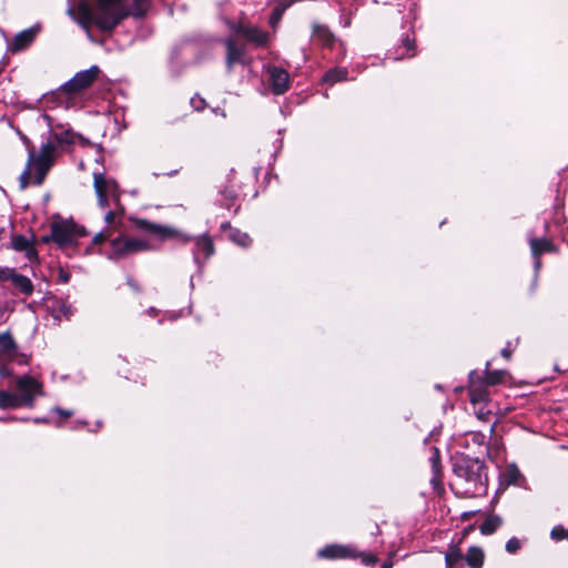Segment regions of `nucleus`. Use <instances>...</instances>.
I'll return each instance as SVG.
<instances>
[{"instance_id": "f257e3e1", "label": "nucleus", "mask_w": 568, "mask_h": 568, "mask_svg": "<svg viewBox=\"0 0 568 568\" xmlns=\"http://www.w3.org/2000/svg\"><path fill=\"white\" fill-rule=\"evenodd\" d=\"M149 8V0H132L131 3L128 0H97L93 6L81 0L77 10L73 4H69L67 13L88 33L91 26L111 32L128 17H143Z\"/></svg>"}, {"instance_id": "f03ea898", "label": "nucleus", "mask_w": 568, "mask_h": 568, "mask_svg": "<svg viewBox=\"0 0 568 568\" xmlns=\"http://www.w3.org/2000/svg\"><path fill=\"white\" fill-rule=\"evenodd\" d=\"M57 145L49 140L43 143L39 152L31 149L28 154L26 169L20 175V186L24 190L31 182L41 185L55 161Z\"/></svg>"}, {"instance_id": "7ed1b4c3", "label": "nucleus", "mask_w": 568, "mask_h": 568, "mask_svg": "<svg viewBox=\"0 0 568 568\" xmlns=\"http://www.w3.org/2000/svg\"><path fill=\"white\" fill-rule=\"evenodd\" d=\"M456 477L463 483L465 494L479 496L486 493L487 476L478 458L463 457L454 465Z\"/></svg>"}, {"instance_id": "20e7f679", "label": "nucleus", "mask_w": 568, "mask_h": 568, "mask_svg": "<svg viewBox=\"0 0 568 568\" xmlns=\"http://www.w3.org/2000/svg\"><path fill=\"white\" fill-rule=\"evenodd\" d=\"M83 236H87L84 227L72 220H60L51 224V239L59 246L79 245L78 240Z\"/></svg>"}, {"instance_id": "39448f33", "label": "nucleus", "mask_w": 568, "mask_h": 568, "mask_svg": "<svg viewBox=\"0 0 568 568\" xmlns=\"http://www.w3.org/2000/svg\"><path fill=\"white\" fill-rule=\"evenodd\" d=\"M18 397L22 406L33 407L37 396H41L42 384L30 375H23L16 381Z\"/></svg>"}, {"instance_id": "423d86ee", "label": "nucleus", "mask_w": 568, "mask_h": 568, "mask_svg": "<svg viewBox=\"0 0 568 568\" xmlns=\"http://www.w3.org/2000/svg\"><path fill=\"white\" fill-rule=\"evenodd\" d=\"M134 223L138 229L159 241L178 239L180 236V232L176 229L168 225L153 223L144 219H138Z\"/></svg>"}, {"instance_id": "0eeeda50", "label": "nucleus", "mask_w": 568, "mask_h": 568, "mask_svg": "<svg viewBox=\"0 0 568 568\" xmlns=\"http://www.w3.org/2000/svg\"><path fill=\"white\" fill-rule=\"evenodd\" d=\"M100 70L97 65L91 67L88 70L80 71L69 80L63 89L68 93H77L89 88L98 78Z\"/></svg>"}, {"instance_id": "6e6552de", "label": "nucleus", "mask_w": 568, "mask_h": 568, "mask_svg": "<svg viewBox=\"0 0 568 568\" xmlns=\"http://www.w3.org/2000/svg\"><path fill=\"white\" fill-rule=\"evenodd\" d=\"M45 307L47 312L50 314L57 325H59L63 320L69 321L75 312L71 304L59 297L48 298L45 302Z\"/></svg>"}, {"instance_id": "1a4fd4ad", "label": "nucleus", "mask_w": 568, "mask_h": 568, "mask_svg": "<svg viewBox=\"0 0 568 568\" xmlns=\"http://www.w3.org/2000/svg\"><path fill=\"white\" fill-rule=\"evenodd\" d=\"M26 364L27 359L19 354L18 345L9 332L0 334V362H14Z\"/></svg>"}, {"instance_id": "9d476101", "label": "nucleus", "mask_w": 568, "mask_h": 568, "mask_svg": "<svg viewBox=\"0 0 568 568\" xmlns=\"http://www.w3.org/2000/svg\"><path fill=\"white\" fill-rule=\"evenodd\" d=\"M4 282H10L13 288L24 296H30L34 290V286L28 276L19 274L14 268L8 266L7 274L3 276V283Z\"/></svg>"}, {"instance_id": "9b49d317", "label": "nucleus", "mask_w": 568, "mask_h": 568, "mask_svg": "<svg viewBox=\"0 0 568 568\" xmlns=\"http://www.w3.org/2000/svg\"><path fill=\"white\" fill-rule=\"evenodd\" d=\"M268 74L273 93L283 94L288 90L290 74L286 70L278 67H272L268 69Z\"/></svg>"}, {"instance_id": "f8f14e48", "label": "nucleus", "mask_w": 568, "mask_h": 568, "mask_svg": "<svg viewBox=\"0 0 568 568\" xmlns=\"http://www.w3.org/2000/svg\"><path fill=\"white\" fill-rule=\"evenodd\" d=\"M93 186L94 191L109 194L114 201H119V185L115 180L106 178L103 173H93Z\"/></svg>"}, {"instance_id": "ddd939ff", "label": "nucleus", "mask_w": 568, "mask_h": 568, "mask_svg": "<svg viewBox=\"0 0 568 568\" xmlns=\"http://www.w3.org/2000/svg\"><path fill=\"white\" fill-rule=\"evenodd\" d=\"M39 32V27H31L26 29L13 38L12 42L9 45L11 52H19L28 48L36 39Z\"/></svg>"}, {"instance_id": "4468645a", "label": "nucleus", "mask_w": 568, "mask_h": 568, "mask_svg": "<svg viewBox=\"0 0 568 568\" xmlns=\"http://www.w3.org/2000/svg\"><path fill=\"white\" fill-rule=\"evenodd\" d=\"M224 45L226 48V68L229 71H232L234 64L243 63L244 60V48L237 45L236 42L232 38H227L224 40Z\"/></svg>"}, {"instance_id": "2eb2a0df", "label": "nucleus", "mask_w": 568, "mask_h": 568, "mask_svg": "<svg viewBox=\"0 0 568 568\" xmlns=\"http://www.w3.org/2000/svg\"><path fill=\"white\" fill-rule=\"evenodd\" d=\"M317 555L326 559H344L355 557V551L348 546L328 545L320 549Z\"/></svg>"}, {"instance_id": "dca6fc26", "label": "nucleus", "mask_w": 568, "mask_h": 568, "mask_svg": "<svg viewBox=\"0 0 568 568\" xmlns=\"http://www.w3.org/2000/svg\"><path fill=\"white\" fill-rule=\"evenodd\" d=\"M57 129H50V138L53 140L59 146L63 148L64 145L74 144L79 134L73 132L71 129H64L62 126Z\"/></svg>"}, {"instance_id": "f3484780", "label": "nucleus", "mask_w": 568, "mask_h": 568, "mask_svg": "<svg viewBox=\"0 0 568 568\" xmlns=\"http://www.w3.org/2000/svg\"><path fill=\"white\" fill-rule=\"evenodd\" d=\"M222 229L225 233V236L237 246H250L252 244V240L247 233H244L237 229L231 227L229 224H222Z\"/></svg>"}, {"instance_id": "a211bd4d", "label": "nucleus", "mask_w": 568, "mask_h": 568, "mask_svg": "<svg viewBox=\"0 0 568 568\" xmlns=\"http://www.w3.org/2000/svg\"><path fill=\"white\" fill-rule=\"evenodd\" d=\"M312 37L323 47H332L335 42L334 33L325 24L314 23Z\"/></svg>"}, {"instance_id": "6ab92c4d", "label": "nucleus", "mask_w": 568, "mask_h": 568, "mask_svg": "<svg viewBox=\"0 0 568 568\" xmlns=\"http://www.w3.org/2000/svg\"><path fill=\"white\" fill-rule=\"evenodd\" d=\"M239 31L257 45H264L268 41V33L257 27H242Z\"/></svg>"}, {"instance_id": "aec40b11", "label": "nucleus", "mask_w": 568, "mask_h": 568, "mask_svg": "<svg viewBox=\"0 0 568 568\" xmlns=\"http://www.w3.org/2000/svg\"><path fill=\"white\" fill-rule=\"evenodd\" d=\"M464 557L465 556L462 552L459 542H450L445 551V567L456 568L462 562Z\"/></svg>"}, {"instance_id": "412c9836", "label": "nucleus", "mask_w": 568, "mask_h": 568, "mask_svg": "<svg viewBox=\"0 0 568 568\" xmlns=\"http://www.w3.org/2000/svg\"><path fill=\"white\" fill-rule=\"evenodd\" d=\"M464 559L469 568H481L485 560L484 550L480 547L471 546L468 548Z\"/></svg>"}, {"instance_id": "4be33fe9", "label": "nucleus", "mask_w": 568, "mask_h": 568, "mask_svg": "<svg viewBox=\"0 0 568 568\" xmlns=\"http://www.w3.org/2000/svg\"><path fill=\"white\" fill-rule=\"evenodd\" d=\"M469 398L474 407L477 405H485L488 400V392L485 387L480 385L477 386L474 382H471L469 387Z\"/></svg>"}, {"instance_id": "5701e85b", "label": "nucleus", "mask_w": 568, "mask_h": 568, "mask_svg": "<svg viewBox=\"0 0 568 568\" xmlns=\"http://www.w3.org/2000/svg\"><path fill=\"white\" fill-rule=\"evenodd\" d=\"M22 407L17 394L8 390H0V409H16Z\"/></svg>"}, {"instance_id": "b1692460", "label": "nucleus", "mask_w": 568, "mask_h": 568, "mask_svg": "<svg viewBox=\"0 0 568 568\" xmlns=\"http://www.w3.org/2000/svg\"><path fill=\"white\" fill-rule=\"evenodd\" d=\"M348 71L345 68H333L326 71L323 75V82L329 83L331 85L347 80Z\"/></svg>"}, {"instance_id": "393cba45", "label": "nucleus", "mask_w": 568, "mask_h": 568, "mask_svg": "<svg viewBox=\"0 0 568 568\" xmlns=\"http://www.w3.org/2000/svg\"><path fill=\"white\" fill-rule=\"evenodd\" d=\"M503 524V519L497 515L488 516L484 523L479 526V530L483 535L494 534Z\"/></svg>"}, {"instance_id": "a878e982", "label": "nucleus", "mask_w": 568, "mask_h": 568, "mask_svg": "<svg viewBox=\"0 0 568 568\" xmlns=\"http://www.w3.org/2000/svg\"><path fill=\"white\" fill-rule=\"evenodd\" d=\"M490 363L487 362L486 364V371H485V383L486 385H498L504 382L505 376L507 375V372L504 369L498 371H489Z\"/></svg>"}, {"instance_id": "bb28decb", "label": "nucleus", "mask_w": 568, "mask_h": 568, "mask_svg": "<svg viewBox=\"0 0 568 568\" xmlns=\"http://www.w3.org/2000/svg\"><path fill=\"white\" fill-rule=\"evenodd\" d=\"M291 1L277 0L276 6L271 14L270 22L275 24L281 18L284 11L290 7Z\"/></svg>"}, {"instance_id": "cd10ccee", "label": "nucleus", "mask_w": 568, "mask_h": 568, "mask_svg": "<svg viewBox=\"0 0 568 568\" xmlns=\"http://www.w3.org/2000/svg\"><path fill=\"white\" fill-rule=\"evenodd\" d=\"M8 239H11L12 248H31L29 240L23 235L12 233V236H8Z\"/></svg>"}, {"instance_id": "c85d7f7f", "label": "nucleus", "mask_w": 568, "mask_h": 568, "mask_svg": "<svg viewBox=\"0 0 568 568\" xmlns=\"http://www.w3.org/2000/svg\"><path fill=\"white\" fill-rule=\"evenodd\" d=\"M551 538L555 539V540H562V539H567V532H566V528L564 526H555L552 529H551Z\"/></svg>"}, {"instance_id": "c756f323", "label": "nucleus", "mask_w": 568, "mask_h": 568, "mask_svg": "<svg viewBox=\"0 0 568 568\" xmlns=\"http://www.w3.org/2000/svg\"><path fill=\"white\" fill-rule=\"evenodd\" d=\"M520 547H521V544H520L519 539L516 537H513L506 542L505 549L509 554H515L520 549Z\"/></svg>"}, {"instance_id": "7c9ffc66", "label": "nucleus", "mask_w": 568, "mask_h": 568, "mask_svg": "<svg viewBox=\"0 0 568 568\" xmlns=\"http://www.w3.org/2000/svg\"><path fill=\"white\" fill-rule=\"evenodd\" d=\"M12 224L10 222H0V240L8 239V236H12Z\"/></svg>"}, {"instance_id": "2f4dec72", "label": "nucleus", "mask_w": 568, "mask_h": 568, "mask_svg": "<svg viewBox=\"0 0 568 568\" xmlns=\"http://www.w3.org/2000/svg\"><path fill=\"white\" fill-rule=\"evenodd\" d=\"M469 437L470 440L478 446H484L487 442L486 435L479 432L469 433Z\"/></svg>"}, {"instance_id": "473e14b6", "label": "nucleus", "mask_w": 568, "mask_h": 568, "mask_svg": "<svg viewBox=\"0 0 568 568\" xmlns=\"http://www.w3.org/2000/svg\"><path fill=\"white\" fill-rule=\"evenodd\" d=\"M403 48L407 51L406 57L415 55V40L409 39L408 37L403 40Z\"/></svg>"}, {"instance_id": "72a5a7b5", "label": "nucleus", "mask_w": 568, "mask_h": 568, "mask_svg": "<svg viewBox=\"0 0 568 568\" xmlns=\"http://www.w3.org/2000/svg\"><path fill=\"white\" fill-rule=\"evenodd\" d=\"M191 105L194 110L202 111L205 109L206 103L203 98H201L200 95H195L191 99Z\"/></svg>"}, {"instance_id": "f704fd0d", "label": "nucleus", "mask_w": 568, "mask_h": 568, "mask_svg": "<svg viewBox=\"0 0 568 568\" xmlns=\"http://www.w3.org/2000/svg\"><path fill=\"white\" fill-rule=\"evenodd\" d=\"M490 413L491 412L489 409L485 408L483 405H477L475 407V414H476L477 418L480 420H487Z\"/></svg>"}, {"instance_id": "c9c22d12", "label": "nucleus", "mask_w": 568, "mask_h": 568, "mask_svg": "<svg viewBox=\"0 0 568 568\" xmlns=\"http://www.w3.org/2000/svg\"><path fill=\"white\" fill-rule=\"evenodd\" d=\"M98 197V204L100 207L104 209L109 205V194L101 193L100 191H95Z\"/></svg>"}, {"instance_id": "e433bc0d", "label": "nucleus", "mask_w": 568, "mask_h": 568, "mask_svg": "<svg viewBox=\"0 0 568 568\" xmlns=\"http://www.w3.org/2000/svg\"><path fill=\"white\" fill-rule=\"evenodd\" d=\"M11 362H0V377L12 375V371L8 367Z\"/></svg>"}, {"instance_id": "4c0bfd02", "label": "nucleus", "mask_w": 568, "mask_h": 568, "mask_svg": "<svg viewBox=\"0 0 568 568\" xmlns=\"http://www.w3.org/2000/svg\"><path fill=\"white\" fill-rule=\"evenodd\" d=\"M108 239V234L104 232H99L93 236L92 243L94 245H101Z\"/></svg>"}, {"instance_id": "58836bf2", "label": "nucleus", "mask_w": 568, "mask_h": 568, "mask_svg": "<svg viewBox=\"0 0 568 568\" xmlns=\"http://www.w3.org/2000/svg\"><path fill=\"white\" fill-rule=\"evenodd\" d=\"M57 414H59L60 416L64 417V418H68V417H71L72 416V412L71 410H67V409H62V408H54L53 409Z\"/></svg>"}, {"instance_id": "ea45409f", "label": "nucleus", "mask_w": 568, "mask_h": 568, "mask_svg": "<svg viewBox=\"0 0 568 568\" xmlns=\"http://www.w3.org/2000/svg\"><path fill=\"white\" fill-rule=\"evenodd\" d=\"M542 251H532V256H534V264H535V268L538 270L539 266H540V261H539V256H540V253Z\"/></svg>"}, {"instance_id": "a19ab883", "label": "nucleus", "mask_w": 568, "mask_h": 568, "mask_svg": "<svg viewBox=\"0 0 568 568\" xmlns=\"http://www.w3.org/2000/svg\"><path fill=\"white\" fill-rule=\"evenodd\" d=\"M27 252V258L30 262L38 261V251H26Z\"/></svg>"}, {"instance_id": "79ce46f5", "label": "nucleus", "mask_w": 568, "mask_h": 568, "mask_svg": "<svg viewBox=\"0 0 568 568\" xmlns=\"http://www.w3.org/2000/svg\"><path fill=\"white\" fill-rule=\"evenodd\" d=\"M114 217H115L114 212L109 211V212L105 214V217H104V219H105L106 223L111 224V223L113 222Z\"/></svg>"}, {"instance_id": "37998d69", "label": "nucleus", "mask_w": 568, "mask_h": 568, "mask_svg": "<svg viewBox=\"0 0 568 568\" xmlns=\"http://www.w3.org/2000/svg\"><path fill=\"white\" fill-rule=\"evenodd\" d=\"M128 251H123V250H120V251H114V255L110 256V258H120V257H123L125 255Z\"/></svg>"}, {"instance_id": "c03bdc74", "label": "nucleus", "mask_w": 568, "mask_h": 568, "mask_svg": "<svg viewBox=\"0 0 568 568\" xmlns=\"http://www.w3.org/2000/svg\"><path fill=\"white\" fill-rule=\"evenodd\" d=\"M510 354H511V351L508 346L501 349V356L505 357L506 359L510 358Z\"/></svg>"}, {"instance_id": "a18cd8bd", "label": "nucleus", "mask_w": 568, "mask_h": 568, "mask_svg": "<svg viewBox=\"0 0 568 568\" xmlns=\"http://www.w3.org/2000/svg\"><path fill=\"white\" fill-rule=\"evenodd\" d=\"M22 141L26 144L28 151H30L31 149H34L31 141L27 136H22Z\"/></svg>"}, {"instance_id": "49530a36", "label": "nucleus", "mask_w": 568, "mask_h": 568, "mask_svg": "<svg viewBox=\"0 0 568 568\" xmlns=\"http://www.w3.org/2000/svg\"><path fill=\"white\" fill-rule=\"evenodd\" d=\"M223 194L225 195V197L230 201L234 200L235 199V193L233 191H224Z\"/></svg>"}, {"instance_id": "de8ad7c7", "label": "nucleus", "mask_w": 568, "mask_h": 568, "mask_svg": "<svg viewBox=\"0 0 568 568\" xmlns=\"http://www.w3.org/2000/svg\"><path fill=\"white\" fill-rule=\"evenodd\" d=\"M7 274V266H0V284L3 283V276Z\"/></svg>"}, {"instance_id": "09e8293b", "label": "nucleus", "mask_w": 568, "mask_h": 568, "mask_svg": "<svg viewBox=\"0 0 568 568\" xmlns=\"http://www.w3.org/2000/svg\"><path fill=\"white\" fill-rule=\"evenodd\" d=\"M364 561H365L366 564H374V562H376V561H377V559H376V557H374V556H367V557L364 559Z\"/></svg>"}, {"instance_id": "8fccbe9b", "label": "nucleus", "mask_w": 568, "mask_h": 568, "mask_svg": "<svg viewBox=\"0 0 568 568\" xmlns=\"http://www.w3.org/2000/svg\"><path fill=\"white\" fill-rule=\"evenodd\" d=\"M213 112L215 114H220L221 116L225 118L226 116V113L224 112V110H220V109H214Z\"/></svg>"}, {"instance_id": "3c124183", "label": "nucleus", "mask_w": 568, "mask_h": 568, "mask_svg": "<svg viewBox=\"0 0 568 568\" xmlns=\"http://www.w3.org/2000/svg\"><path fill=\"white\" fill-rule=\"evenodd\" d=\"M381 568H393V564H392V562L386 561V562H384V564L382 565V567H381Z\"/></svg>"}, {"instance_id": "603ef678", "label": "nucleus", "mask_w": 568, "mask_h": 568, "mask_svg": "<svg viewBox=\"0 0 568 568\" xmlns=\"http://www.w3.org/2000/svg\"><path fill=\"white\" fill-rule=\"evenodd\" d=\"M43 119L47 121L48 125H51V118L47 114H43Z\"/></svg>"}, {"instance_id": "864d4df0", "label": "nucleus", "mask_w": 568, "mask_h": 568, "mask_svg": "<svg viewBox=\"0 0 568 568\" xmlns=\"http://www.w3.org/2000/svg\"><path fill=\"white\" fill-rule=\"evenodd\" d=\"M49 243V237L48 236H42L41 237V244H48Z\"/></svg>"}, {"instance_id": "5fc2aeb1", "label": "nucleus", "mask_w": 568, "mask_h": 568, "mask_svg": "<svg viewBox=\"0 0 568 568\" xmlns=\"http://www.w3.org/2000/svg\"><path fill=\"white\" fill-rule=\"evenodd\" d=\"M34 422L36 423H48V419L47 418H36Z\"/></svg>"}, {"instance_id": "6e6d98bb", "label": "nucleus", "mask_w": 568, "mask_h": 568, "mask_svg": "<svg viewBox=\"0 0 568 568\" xmlns=\"http://www.w3.org/2000/svg\"><path fill=\"white\" fill-rule=\"evenodd\" d=\"M531 248L537 250L540 248L535 241L531 242Z\"/></svg>"}, {"instance_id": "4d7b16f0", "label": "nucleus", "mask_w": 568, "mask_h": 568, "mask_svg": "<svg viewBox=\"0 0 568 568\" xmlns=\"http://www.w3.org/2000/svg\"><path fill=\"white\" fill-rule=\"evenodd\" d=\"M494 430H495V424L490 427V430H489V432H490V434H493V433H494Z\"/></svg>"}, {"instance_id": "13d9d810", "label": "nucleus", "mask_w": 568, "mask_h": 568, "mask_svg": "<svg viewBox=\"0 0 568 568\" xmlns=\"http://www.w3.org/2000/svg\"><path fill=\"white\" fill-rule=\"evenodd\" d=\"M566 532H567V539H568V528L566 529Z\"/></svg>"}]
</instances>
